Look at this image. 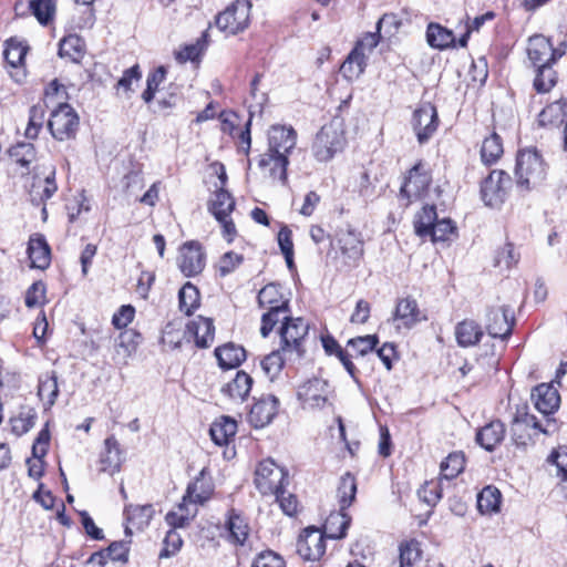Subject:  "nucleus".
Returning a JSON list of instances; mask_svg holds the SVG:
<instances>
[{
	"mask_svg": "<svg viewBox=\"0 0 567 567\" xmlns=\"http://www.w3.org/2000/svg\"><path fill=\"white\" fill-rule=\"evenodd\" d=\"M84 41L78 34L64 37L59 47V55L68 56L73 62H79L84 54Z\"/></svg>",
	"mask_w": 567,
	"mask_h": 567,
	"instance_id": "47",
	"label": "nucleus"
},
{
	"mask_svg": "<svg viewBox=\"0 0 567 567\" xmlns=\"http://www.w3.org/2000/svg\"><path fill=\"white\" fill-rule=\"evenodd\" d=\"M208 43V32L204 31L195 43H189L174 52L176 61L181 64L188 61H198Z\"/></svg>",
	"mask_w": 567,
	"mask_h": 567,
	"instance_id": "40",
	"label": "nucleus"
},
{
	"mask_svg": "<svg viewBox=\"0 0 567 567\" xmlns=\"http://www.w3.org/2000/svg\"><path fill=\"white\" fill-rule=\"evenodd\" d=\"M167 69L159 65L148 73L146 79V89L142 93V99L145 103H151L154 100L155 93L158 91L159 85L166 79Z\"/></svg>",
	"mask_w": 567,
	"mask_h": 567,
	"instance_id": "54",
	"label": "nucleus"
},
{
	"mask_svg": "<svg viewBox=\"0 0 567 567\" xmlns=\"http://www.w3.org/2000/svg\"><path fill=\"white\" fill-rule=\"evenodd\" d=\"M456 226L450 218L437 219L427 235L433 243H447L456 238Z\"/></svg>",
	"mask_w": 567,
	"mask_h": 567,
	"instance_id": "50",
	"label": "nucleus"
},
{
	"mask_svg": "<svg viewBox=\"0 0 567 567\" xmlns=\"http://www.w3.org/2000/svg\"><path fill=\"white\" fill-rule=\"evenodd\" d=\"M38 413L34 408L22 406L19 414L11 417V430L17 436H21L29 432L35 424Z\"/></svg>",
	"mask_w": 567,
	"mask_h": 567,
	"instance_id": "44",
	"label": "nucleus"
},
{
	"mask_svg": "<svg viewBox=\"0 0 567 567\" xmlns=\"http://www.w3.org/2000/svg\"><path fill=\"white\" fill-rule=\"evenodd\" d=\"M234 208V197L223 187L215 192L208 204V210L213 214L216 220H224L225 216H229Z\"/></svg>",
	"mask_w": 567,
	"mask_h": 567,
	"instance_id": "36",
	"label": "nucleus"
},
{
	"mask_svg": "<svg viewBox=\"0 0 567 567\" xmlns=\"http://www.w3.org/2000/svg\"><path fill=\"white\" fill-rule=\"evenodd\" d=\"M215 355L223 369H234L246 360V350L235 343H226L215 349Z\"/></svg>",
	"mask_w": 567,
	"mask_h": 567,
	"instance_id": "33",
	"label": "nucleus"
},
{
	"mask_svg": "<svg viewBox=\"0 0 567 567\" xmlns=\"http://www.w3.org/2000/svg\"><path fill=\"white\" fill-rule=\"evenodd\" d=\"M527 54L536 68L540 64L555 63L565 54V51L559 48L555 49L548 38L536 34L528 40Z\"/></svg>",
	"mask_w": 567,
	"mask_h": 567,
	"instance_id": "15",
	"label": "nucleus"
},
{
	"mask_svg": "<svg viewBox=\"0 0 567 567\" xmlns=\"http://www.w3.org/2000/svg\"><path fill=\"white\" fill-rule=\"evenodd\" d=\"M29 9L41 24L47 25L53 18L55 6L53 0H29Z\"/></svg>",
	"mask_w": 567,
	"mask_h": 567,
	"instance_id": "55",
	"label": "nucleus"
},
{
	"mask_svg": "<svg viewBox=\"0 0 567 567\" xmlns=\"http://www.w3.org/2000/svg\"><path fill=\"white\" fill-rule=\"evenodd\" d=\"M252 382V378L245 371H237L235 378L221 388V392L233 401L244 402L250 393Z\"/></svg>",
	"mask_w": 567,
	"mask_h": 567,
	"instance_id": "30",
	"label": "nucleus"
},
{
	"mask_svg": "<svg viewBox=\"0 0 567 567\" xmlns=\"http://www.w3.org/2000/svg\"><path fill=\"white\" fill-rule=\"evenodd\" d=\"M355 478L351 473L347 472L340 477V482L337 488V497L342 511H346L352 504L355 498Z\"/></svg>",
	"mask_w": 567,
	"mask_h": 567,
	"instance_id": "45",
	"label": "nucleus"
},
{
	"mask_svg": "<svg viewBox=\"0 0 567 567\" xmlns=\"http://www.w3.org/2000/svg\"><path fill=\"white\" fill-rule=\"evenodd\" d=\"M179 309L185 315L190 316L199 306V291L190 282H186L179 290Z\"/></svg>",
	"mask_w": 567,
	"mask_h": 567,
	"instance_id": "53",
	"label": "nucleus"
},
{
	"mask_svg": "<svg viewBox=\"0 0 567 567\" xmlns=\"http://www.w3.org/2000/svg\"><path fill=\"white\" fill-rule=\"evenodd\" d=\"M344 146V137L333 126H323L316 136L312 145L315 157L320 162L331 159L336 153L342 151Z\"/></svg>",
	"mask_w": 567,
	"mask_h": 567,
	"instance_id": "10",
	"label": "nucleus"
},
{
	"mask_svg": "<svg viewBox=\"0 0 567 567\" xmlns=\"http://www.w3.org/2000/svg\"><path fill=\"white\" fill-rule=\"evenodd\" d=\"M10 161L20 166L22 175L30 173V165L37 159V151L30 142H18L8 150Z\"/></svg>",
	"mask_w": 567,
	"mask_h": 567,
	"instance_id": "32",
	"label": "nucleus"
},
{
	"mask_svg": "<svg viewBox=\"0 0 567 567\" xmlns=\"http://www.w3.org/2000/svg\"><path fill=\"white\" fill-rule=\"evenodd\" d=\"M243 261L244 257L241 255L234 251L225 252L218 261L217 270L221 277H226L235 271Z\"/></svg>",
	"mask_w": 567,
	"mask_h": 567,
	"instance_id": "61",
	"label": "nucleus"
},
{
	"mask_svg": "<svg viewBox=\"0 0 567 567\" xmlns=\"http://www.w3.org/2000/svg\"><path fill=\"white\" fill-rule=\"evenodd\" d=\"M236 432L237 423L228 416H223L219 421L214 422L209 430L212 440L219 446L228 444Z\"/></svg>",
	"mask_w": 567,
	"mask_h": 567,
	"instance_id": "38",
	"label": "nucleus"
},
{
	"mask_svg": "<svg viewBox=\"0 0 567 567\" xmlns=\"http://www.w3.org/2000/svg\"><path fill=\"white\" fill-rule=\"evenodd\" d=\"M28 255L32 268L44 270L50 266L51 249L43 235H34L30 237Z\"/></svg>",
	"mask_w": 567,
	"mask_h": 567,
	"instance_id": "28",
	"label": "nucleus"
},
{
	"mask_svg": "<svg viewBox=\"0 0 567 567\" xmlns=\"http://www.w3.org/2000/svg\"><path fill=\"white\" fill-rule=\"evenodd\" d=\"M393 319L401 321L404 328L411 329L419 322L426 320L425 313L419 308L417 301L412 297L398 300Z\"/></svg>",
	"mask_w": 567,
	"mask_h": 567,
	"instance_id": "23",
	"label": "nucleus"
},
{
	"mask_svg": "<svg viewBox=\"0 0 567 567\" xmlns=\"http://www.w3.org/2000/svg\"><path fill=\"white\" fill-rule=\"evenodd\" d=\"M547 164L536 148H526L518 152L516 157V185L524 192H529L546 179Z\"/></svg>",
	"mask_w": 567,
	"mask_h": 567,
	"instance_id": "1",
	"label": "nucleus"
},
{
	"mask_svg": "<svg viewBox=\"0 0 567 567\" xmlns=\"http://www.w3.org/2000/svg\"><path fill=\"white\" fill-rule=\"evenodd\" d=\"M280 321H282L279 330L282 351L301 358L305 354L302 342L309 331L308 322L302 318L289 317V313L285 315Z\"/></svg>",
	"mask_w": 567,
	"mask_h": 567,
	"instance_id": "4",
	"label": "nucleus"
},
{
	"mask_svg": "<svg viewBox=\"0 0 567 567\" xmlns=\"http://www.w3.org/2000/svg\"><path fill=\"white\" fill-rule=\"evenodd\" d=\"M502 494L495 486H485L477 495V509L482 514H494L499 511Z\"/></svg>",
	"mask_w": 567,
	"mask_h": 567,
	"instance_id": "41",
	"label": "nucleus"
},
{
	"mask_svg": "<svg viewBox=\"0 0 567 567\" xmlns=\"http://www.w3.org/2000/svg\"><path fill=\"white\" fill-rule=\"evenodd\" d=\"M548 462L557 467V475L565 476L567 473V445L559 446L548 456Z\"/></svg>",
	"mask_w": 567,
	"mask_h": 567,
	"instance_id": "64",
	"label": "nucleus"
},
{
	"mask_svg": "<svg viewBox=\"0 0 567 567\" xmlns=\"http://www.w3.org/2000/svg\"><path fill=\"white\" fill-rule=\"evenodd\" d=\"M297 144V133L292 126L272 125L268 132V150L288 155Z\"/></svg>",
	"mask_w": 567,
	"mask_h": 567,
	"instance_id": "20",
	"label": "nucleus"
},
{
	"mask_svg": "<svg viewBox=\"0 0 567 567\" xmlns=\"http://www.w3.org/2000/svg\"><path fill=\"white\" fill-rule=\"evenodd\" d=\"M287 352H284L280 348L279 350L272 351L268 355H266L261 361V368L265 371V373L270 378L274 379L279 374L281 369L285 364V358L284 355Z\"/></svg>",
	"mask_w": 567,
	"mask_h": 567,
	"instance_id": "58",
	"label": "nucleus"
},
{
	"mask_svg": "<svg viewBox=\"0 0 567 567\" xmlns=\"http://www.w3.org/2000/svg\"><path fill=\"white\" fill-rule=\"evenodd\" d=\"M27 52V45H23L21 42H18L14 39H10L6 42L3 56L8 64L17 68L23 63Z\"/></svg>",
	"mask_w": 567,
	"mask_h": 567,
	"instance_id": "56",
	"label": "nucleus"
},
{
	"mask_svg": "<svg viewBox=\"0 0 567 567\" xmlns=\"http://www.w3.org/2000/svg\"><path fill=\"white\" fill-rule=\"evenodd\" d=\"M155 511L153 505H128L124 509L126 516L127 526L125 527V534L132 535L131 526L137 530H143L148 526Z\"/></svg>",
	"mask_w": 567,
	"mask_h": 567,
	"instance_id": "29",
	"label": "nucleus"
},
{
	"mask_svg": "<svg viewBox=\"0 0 567 567\" xmlns=\"http://www.w3.org/2000/svg\"><path fill=\"white\" fill-rule=\"evenodd\" d=\"M38 395L43 401L44 408L48 410L54 403L59 395L58 378L55 372L45 374L39 379Z\"/></svg>",
	"mask_w": 567,
	"mask_h": 567,
	"instance_id": "42",
	"label": "nucleus"
},
{
	"mask_svg": "<svg viewBox=\"0 0 567 567\" xmlns=\"http://www.w3.org/2000/svg\"><path fill=\"white\" fill-rule=\"evenodd\" d=\"M252 567H285V561L279 555L268 550L256 557Z\"/></svg>",
	"mask_w": 567,
	"mask_h": 567,
	"instance_id": "63",
	"label": "nucleus"
},
{
	"mask_svg": "<svg viewBox=\"0 0 567 567\" xmlns=\"http://www.w3.org/2000/svg\"><path fill=\"white\" fill-rule=\"evenodd\" d=\"M332 390L328 381L312 378L298 386L297 396L303 409H322L329 402Z\"/></svg>",
	"mask_w": 567,
	"mask_h": 567,
	"instance_id": "9",
	"label": "nucleus"
},
{
	"mask_svg": "<svg viewBox=\"0 0 567 567\" xmlns=\"http://www.w3.org/2000/svg\"><path fill=\"white\" fill-rule=\"evenodd\" d=\"M432 177L425 166L420 162L415 164L405 177L400 194L409 200H414L426 194Z\"/></svg>",
	"mask_w": 567,
	"mask_h": 567,
	"instance_id": "17",
	"label": "nucleus"
},
{
	"mask_svg": "<svg viewBox=\"0 0 567 567\" xmlns=\"http://www.w3.org/2000/svg\"><path fill=\"white\" fill-rule=\"evenodd\" d=\"M186 332L195 339L198 348H208L215 338V326L210 318L198 316L187 324Z\"/></svg>",
	"mask_w": 567,
	"mask_h": 567,
	"instance_id": "24",
	"label": "nucleus"
},
{
	"mask_svg": "<svg viewBox=\"0 0 567 567\" xmlns=\"http://www.w3.org/2000/svg\"><path fill=\"white\" fill-rule=\"evenodd\" d=\"M226 530L228 532L227 539L235 545H244L249 535V525L243 514L230 508L227 513L225 522Z\"/></svg>",
	"mask_w": 567,
	"mask_h": 567,
	"instance_id": "26",
	"label": "nucleus"
},
{
	"mask_svg": "<svg viewBox=\"0 0 567 567\" xmlns=\"http://www.w3.org/2000/svg\"><path fill=\"white\" fill-rule=\"evenodd\" d=\"M288 155L269 152V150L261 154L258 161V167L264 173V175L269 177L272 182H279L282 185H287L288 182Z\"/></svg>",
	"mask_w": 567,
	"mask_h": 567,
	"instance_id": "18",
	"label": "nucleus"
},
{
	"mask_svg": "<svg viewBox=\"0 0 567 567\" xmlns=\"http://www.w3.org/2000/svg\"><path fill=\"white\" fill-rule=\"evenodd\" d=\"M455 337L457 344L468 348L477 344L482 337L483 330L478 323L473 320H463L455 328Z\"/></svg>",
	"mask_w": 567,
	"mask_h": 567,
	"instance_id": "37",
	"label": "nucleus"
},
{
	"mask_svg": "<svg viewBox=\"0 0 567 567\" xmlns=\"http://www.w3.org/2000/svg\"><path fill=\"white\" fill-rule=\"evenodd\" d=\"M350 516L340 508L338 512H332L327 517L323 524L322 534L324 537L331 539H340L346 536L347 529L350 525Z\"/></svg>",
	"mask_w": 567,
	"mask_h": 567,
	"instance_id": "34",
	"label": "nucleus"
},
{
	"mask_svg": "<svg viewBox=\"0 0 567 567\" xmlns=\"http://www.w3.org/2000/svg\"><path fill=\"white\" fill-rule=\"evenodd\" d=\"M426 41L431 48L437 50L456 47V38L453 31L435 22L427 24Z\"/></svg>",
	"mask_w": 567,
	"mask_h": 567,
	"instance_id": "31",
	"label": "nucleus"
},
{
	"mask_svg": "<svg viewBox=\"0 0 567 567\" xmlns=\"http://www.w3.org/2000/svg\"><path fill=\"white\" fill-rule=\"evenodd\" d=\"M55 169L52 168L50 174L39 182H34L30 189L31 203L35 206L44 205L56 192ZM43 219H47L48 212L45 206L42 207Z\"/></svg>",
	"mask_w": 567,
	"mask_h": 567,
	"instance_id": "25",
	"label": "nucleus"
},
{
	"mask_svg": "<svg viewBox=\"0 0 567 567\" xmlns=\"http://www.w3.org/2000/svg\"><path fill=\"white\" fill-rule=\"evenodd\" d=\"M553 64L554 63H548L536 66L534 87L538 93L549 92L555 86L557 82V74L553 69Z\"/></svg>",
	"mask_w": 567,
	"mask_h": 567,
	"instance_id": "49",
	"label": "nucleus"
},
{
	"mask_svg": "<svg viewBox=\"0 0 567 567\" xmlns=\"http://www.w3.org/2000/svg\"><path fill=\"white\" fill-rule=\"evenodd\" d=\"M567 115V100L560 99L547 105L538 115L540 126L558 125Z\"/></svg>",
	"mask_w": 567,
	"mask_h": 567,
	"instance_id": "39",
	"label": "nucleus"
},
{
	"mask_svg": "<svg viewBox=\"0 0 567 567\" xmlns=\"http://www.w3.org/2000/svg\"><path fill=\"white\" fill-rule=\"evenodd\" d=\"M365 65V55L359 53L358 50H352L341 64L340 72L351 81L358 79L364 72Z\"/></svg>",
	"mask_w": 567,
	"mask_h": 567,
	"instance_id": "48",
	"label": "nucleus"
},
{
	"mask_svg": "<svg viewBox=\"0 0 567 567\" xmlns=\"http://www.w3.org/2000/svg\"><path fill=\"white\" fill-rule=\"evenodd\" d=\"M279 401L274 395H267L258 400L251 406L248 420L250 424L260 429L269 424L278 411Z\"/></svg>",
	"mask_w": 567,
	"mask_h": 567,
	"instance_id": "21",
	"label": "nucleus"
},
{
	"mask_svg": "<svg viewBox=\"0 0 567 567\" xmlns=\"http://www.w3.org/2000/svg\"><path fill=\"white\" fill-rule=\"evenodd\" d=\"M379 343L377 334H367L362 337L352 338L347 342V348L350 349L355 355H365L373 351Z\"/></svg>",
	"mask_w": 567,
	"mask_h": 567,
	"instance_id": "57",
	"label": "nucleus"
},
{
	"mask_svg": "<svg viewBox=\"0 0 567 567\" xmlns=\"http://www.w3.org/2000/svg\"><path fill=\"white\" fill-rule=\"evenodd\" d=\"M505 434L504 424L501 421H492L476 433V442L486 451H493Z\"/></svg>",
	"mask_w": 567,
	"mask_h": 567,
	"instance_id": "35",
	"label": "nucleus"
},
{
	"mask_svg": "<svg viewBox=\"0 0 567 567\" xmlns=\"http://www.w3.org/2000/svg\"><path fill=\"white\" fill-rule=\"evenodd\" d=\"M142 336L133 329L122 331L114 344L113 360L118 365H126L128 359L136 352Z\"/></svg>",
	"mask_w": 567,
	"mask_h": 567,
	"instance_id": "22",
	"label": "nucleus"
},
{
	"mask_svg": "<svg viewBox=\"0 0 567 567\" xmlns=\"http://www.w3.org/2000/svg\"><path fill=\"white\" fill-rule=\"evenodd\" d=\"M187 498L193 503H203L207 499V496H203L197 493V482L189 484L186 495L183 498V503L178 505V512H169L165 516L166 523L173 527V529L177 527H185L189 522L188 514L184 513L186 511L185 502Z\"/></svg>",
	"mask_w": 567,
	"mask_h": 567,
	"instance_id": "27",
	"label": "nucleus"
},
{
	"mask_svg": "<svg viewBox=\"0 0 567 567\" xmlns=\"http://www.w3.org/2000/svg\"><path fill=\"white\" fill-rule=\"evenodd\" d=\"M512 185L511 176L504 171H493L482 183L481 196L486 206L499 207Z\"/></svg>",
	"mask_w": 567,
	"mask_h": 567,
	"instance_id": "8",
	"label": "nucleus"
},
{
	"mask_svg": "<svg viewBox=\"0 0 567 567\" xmlns=\"http://www.w3.org/2000/svg\"><path fill=\"white\" fill-rule=\"evenodd\" d=\"M532 399L536 410L543 414V419H540L543 422L546 417H551L550 415L558 410L560 403L557 389L547 383L537 385L532 392Z\"/></svg>",
	"mask_w": 567,
	"mask_h": 567,
	"instance_id": "19",
	"label": "nucleus"
},
{
	"mask_svg": "<svg viewBox=\"0 0 567 567\" xmlns=\"http://www.w3.org/2000/svg\"><path fill=\"white\" fill-rule=\"evenodd\" d=\"M251 3L249 0H235L216 17V25L220 31L237 34L249 24Z\"/></svg>",
	"mask_w": 567,
	"mask_h": 567,
	"instance_id": "7",
	"label": "nucleus"
},
{
	"mask_svg": "<svg viewBox=\"0 0 567 567\" xmlns=\"http://www.w3.org/2000/svg\"><path fill=\"white\" fill-rule=\"evenodd\" d=\"M78 127L79 116L69 104L60 103V105L51 112L48 121V130L56 141L74 138Z\"/></svg>",
	"mask_w": 567,
	"mask_h": 567,
	"instance_id": "5",
	"label": "nucleus"
},
{
	"mask_svg": "<svg viewBox=\"0 0 567 567\" xmlns=\"http://www.w3.org/2000/svg\"><path fill=\"white\" fill-rule=\"evenodd\" d=\"M183 539L181 535L175 530L171 529L167 532L164 539V548L161 550L159 557L167 558L175 555L182 547Z\"/></svg>",
	"mask_w": 567,
	"mask_h": 567,
	"instance_id": "62",
	"label": "nucleus"
},
{
	"mask_svg": "<svg viewBox=\"0 0 567 567\" xmlns=\"http://www.w3.org/2000/svg\"><path fill=\"white\" fill-rule=\"evenodd\" d=\"M386 18H388L386 16L381 18L377 23V29H378L377 32L367 33L362 39H360L357 42L353 50H358L359 53L364 54V55H365V52H371L379 44V41H380L379 32L381 29V24L386 20Z\"/></svg>",
	"mask_w": 567,
	"mask_h": 567,
	"instance_id": "60",
	"label": "nucleus"
},
{
	"mask_svg": "<svg viewBox=\"0 0 567 567\" xmlns=\"http://www.w3.org/2000/svg\"><path fill=\"white\" fill-rule=\"evenodd\" d=\"M258 306L267 311L261 316L260 333L267 338L281 318L290 312L289 300L282 295L281 287L268 284L257 296Z\"/></svg>",
	"mask_w": 567,
	"mask_h": 567,
	"instance_id": "2",
	"label": "nucleus"
},
{
	"mask_svg": "<svg viewBox=\"0 0 567 567\" xmlns=\"http://www.w3.org/2000/svg\"><path fill=\"white\" fill-rule=\"evenodd\" d=\"M400 567H412L421 558V549L415 540L400 545Z\"/></svg>",
	"mask_w": 567,
	"mask_h": 567,
	"instance_id": "59",
	"label": "nucleus"
},
{
	"mask_svg": "<svg viewBox=\"0 0 567 567\" xmlns=\"http://www.w3.org/2000/svg\"><path fill=\"white\" fill-rule=\"evenodd\" d=\"M559 425L554 417H546L545 422L527 412L517 413L512 423V439L516 446H527L539 434L553 435Z\"/></svg>",
	"mask_w": 567,
	"mask_h": 567,
	"instance_id": "3",
	"label": "nucleus"
},
{
	"mask_svg": "<svg viewBox=\"0 0 567 567\" xmlns=\"http://www.w3.org/2000/svg\"><path fill=\"white\" fill-rule=\"evenodd\" d=\"M296 547L302 559L319 560L326 553L324 536L321 529L313 526L305 528L297 540Z\"/></svg>",
	"mask_w": 567,
	"mask_h": 567,
	"instance_id": "13",
	"label": "nucleus"
},
{
	"mask_svg": "<svg viewBox=\"0 0 567 567\" xmlns=\"http://www.w3.org/2000/svg\"><path fill=\"white\" fill-rule=\"evenodd\" d=\"M465 466V457L462 452L450 453L446 458L441 463V477L445 480H453L461 474Z\"/></svg>",
	"mask_w": 567,
	"mask_h": 567,
	"instance_id": "52",
	"label": "nucleus"
},
{
	"mask_svg": "<svg viewBox=\"0 0 567 567\" xmlns=\"http://www.w3.org/2000/svg\"><path fill=\"white\" fill-rule=\"evenodd\" d=\"M337 241L344 262L349 266H358L364 252L361 234L348 225L339 228Z\"/></svg>",
	"mask_w": 567,
	"mask_h": 567,
	"instance_id": "11",
	"label": "nucleus"
},
{
	"mask_svg": "<svg viewBox=\"0 0 567 567\" xmlns=\"http://www.w3.org/2000/svg\"><path fill=\"white\" fill-rule=\"evenodd\" d=\"M439 219L434 205L424 206L414 217V231L421 238H427L429 233Z\"/></svg>",
	"mask_w": 567,
	"mask_h": 567,
	"instance_id": "43",
	"label": "nucleus"
},
{
	"mask_svg": "<svg viewBox=\"0 0 567 567\" xmlns=\"http://www.w3.org/2000/svg\"><path fill=\"white\" fill-rule=\"evenodd\" d=\"M503 152L502 138L494 132L483 141L481 148L482 162L486 165H492L499 159Z\"/></svg>",
	"mask_w": 567,
	"mask_h": 567,
	"instance_id": "46",
	"label": "nucleus"
},
{
	"mask_svg": "<svg viewBox=\"0 0 567 567\" xmlns=\"http://www.w3.org/2000/svg\"><path fill=\"white\" fill-rule=\"evenodd\" d=\"M437 124V111L432 103H423L414 111L412 125L420 144H424L430 140L435 133Z\"/></svg>",
	"mask_w": 567,
	"mask_h": 567,
	"instance_id": "16",
	"label": "nucleus"
},
{
	"mask_svg": "<svg viewBox=\"0 0 567 567\" xmlns=\"http://www.w3.org/2000/svg\"><path fill=\"white\" fill-rule=\"evenodd\" d=\"M255 484L262 495H269L288 484V473L274 460L267 458L261 461L255 471Z\"/></svg>",
	"mask_w": 567,
	"mask_h": 567,
	"instance_id": "6",
	"label": "nucleus"
},
{
	"mask_svg": "<svg viewBox=\"0 0 567 567\" xmlns=\"http://www.w3.org/2000/svg\"><path fill=\"white\" fill-rule=\"evenodd\" d=\"M205 252L197 241H187L179 249L177 265L186 277L199 275L205 268Z\"/></svg>",
	"mask_w": 567,
	"mask_h": 567,
	"instance_id": "14",
	"label": "nucleus"
},
{
	"mask_svg": "<svg viewBox=\"0 0 567 567\" xmlns=\"http://www.w3.org/2000/svg\"><path fill=\"white\" fill-rule=\"evenodd\" d=\"M514 322V311L509 306L489 307L487 309L485 327L491 337L501 339L509 337Z\"/></svg>",
	"mask_w": 567,
	"mask_h": 567,
	"instance_id": "12",
	"label": "nucleus"
},
{
	"mask_svg": "<svg viewBox=\"0 0 567 567\" xmlns=\"http://www.w3.org/2000/svg\"><path fill=\"white\" fill-rule=\"evenodd\" d=\"M47 106L38 103L29 110V121L24 136L29 140H35L43 127L45 121Z\"/></svg>",
	"mask_w": 567,
	"mask_h": 567,
	"instance_id": "51",
	"label": "nucleus"
}]
</instances>
